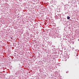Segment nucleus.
<instances>
[{"instance_id":"f257e3e1","label":"nucleus","mask_w":79,"mask_h":79,"mask_svg":"<svg viewBox=\"0 0 79 79\" xmlns=\"http://www.w3.org/2000/svg\"><path fill=\"white\" fill-rule=\"evenodd\" d=\"M67 19H70V17H69V16L67 17Z\"/></svg>"}]
</instances>
